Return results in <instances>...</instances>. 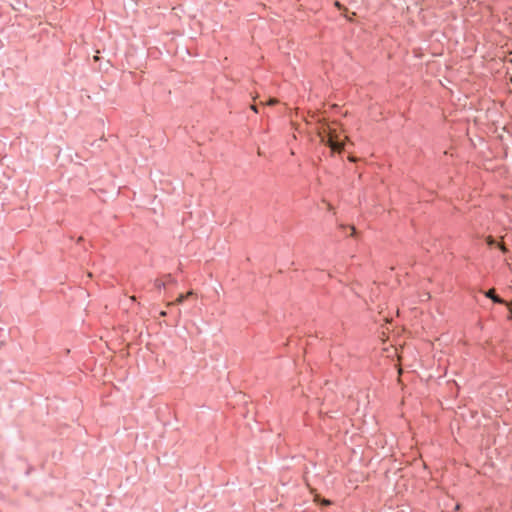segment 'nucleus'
Instances as JSON below:
<instances>
[{
  "mask_svg": "<svg viewBox=\"0 0 512 512\" xmlns=\"http://www.w3.org/2000/svg\"><path fill=\"white\" fill-rule=\"evenodd\" d=\"M328 138L325 139L324 145L328 146L333 153H341L344 149L345 142L349 140L347 136L342 138V125H334L332 129H328Z\"/></svg>",
  "mask_w": 512,
  "mask_h": 512,
  "instance_id": "obj_1",
  "label": "nucleus"
},
{
  "mask_svg": "<svg viewBox=\"0 0 512 512\" xmlns=\"http://www.w3.org/2000/svg\"><path fill=\"white\" fill-rule=\"evenodd\" d=\"M334 125H338L337 122L326 123L323 121L322 126L318 129L317 134L320 138L321 143L324 144L325 139L328 138V129H332Z\"/></svg>",
  "mask_w": 512,
  "mask_h": 512,
  "instance_id": "obj_2",
  "label": "nucleus"
},
{
  "mask_svg": "<svg viewBox=\"0 0 512 512\" xmlns=\"http://www.w3.org/2000/svg\"><path fill=\"white\" fill-rule=\"evenodd\" d=\"M176 280L172 277V275L167 274L163 278L155 280V287L157 289L165 288L167 284H175Z\"/></svg>",
  "mask_w": 512,
  "mask_h": 512,
  "instance_id": "obj_3",
  "label": "nucleus"
},
{
  "mask_svg": "<svg viewBox=\"0 0 512 512\" xmlns=\"http://www.w3.org/2000/svg\"><path fill=\"white\" fill-rule=\"evenodd\" d=\"M485 296L490 298V299H492L496 303H500V304L506 303L503 299H501L500 297H498L495 294V290L494 289H490L487 292H485Z\"/></svg>",
  "mask_w": 512,
  "mask_h": 512,
  "instance_id": "obj_4",
  "label": "nucleus"
},
{
  "mask_svg": "<svg viewBox=\"0 0 512 512\" xmlns=\"http://www.w3.org/2000/svg\"><path fill=\"white\" fill-rule=\"evenodd\" d=\"M194 294V292L192 290L188 291L186 294H180L175 303L177 304H181L184 302V300H186L187 298H189L190 296H192Z\"/></svg>",
  "mask_w": 512,
  "mask_h": 512,
  "instance_id": "obj_5",
  "label": "nucleus"
},
{
  "mask_svg": "<svg viewBox=\"0 0 512 512\" xmlns=\"http://www.w3.org/2000/svg\"><path fill=\"white\" fill-rule=\"evenodd\" d=\"M486 242H487V244H488L489 246H493V245H495V244H496L495 240H494L491 236H488V237L486 238Z\"/></svg>",
  "mask_w": 512,
  "mask_h": 512,
  "instance_id": "obj_6",
  "label": "nucleus"
},
{
  "mask_svg": "<svg viewBox=\"0 0 512 512\" xmlns=\"http://www.w3.org/2000/svg\"><path fill=\"white\" fill-rule=\"evenodd\" d=\"M278 103V100L276 98H271L268 102H267V105H275Z\"/></svg>",
  "mask_w": 512,
  "mask_h": 512,
  "instance_id": "obj_7",
  "label": "nucleus"
},
{
  "mask_svg": "<svg viewBox=\"0 0 512 512\" xmlns=\"http://www.w3.org/2000/svg\"><path fill=\"white\" fill-rule=\"evenodd\" d=\"M498 247L503 251V252H506L507 251V248L505 247L504 244L500 243L498 244Z\"/></svg>",
  "mask_w": 512,
  "mask_h": 512,
  "instance_id": "obj_8",
  "label": "nucleus"
},
{
  "mask_svg": "<svg viewBox=\"0 0 512 512\" xmlns=\"http://www.w3.org/2000/svg\"><path fill=\"white\" fill-rule=\"evenodd\" d=\"M322 504H324V505H330V504H331V502H330L329 500L324 499V500L322 501Z\"/></svg>",
  "mask_w": 512,
  "mask_h": 512,
  "instance_id": "obj_9",
  "label": "nucleus"
},
{
  "mask_svg": "<svg viewBox=\"0 0 512 512\" xmlns=\"http://www.w3.org/2000/svg\"><path fill=\"white\" fill-rule=\"evenodd\" d=\"M251 109L255 112H258V109H257V106L256 105H251Z\"/></svg>",
  "mask_w": 512,
  "mask_h": 512,
  "instance_id": "obj_10",
  "label": "nucleus"
},
{
  "mask_svg": "<svg viewBox=\"0 0 512 512\" xmlns=\"http://www.w3.org/2000/svg\"><path fill=\"white\" fill-rule=\"evenodd\" d=\"M335 6L338 7L339 9L342 8L341 4L338 1L335 2Z\"/></svg>",
  "mask_w": 512,
  "mask_h": 512,
  "instance_id": "obj_11",
  "label": "nucleus"
},
{
  "mask_svg": "<svg viewBox=\"0 0 512 512\" xmlns=\"http://www.w3.org/2000/svg\"><path fill=\"white\" fill-rule=\"evenodd\" d=\"M166 315H167V313L165 311L160 312V316L165 317Z\"/></svg>",
  "mask_w": 512,
  "mask_h": 512,
  "instance_id": "obj_12",
  "label": "nucleus"
},
{
  "mask_svg": "<svg viewBox=\"0 0 512 512\" xmlns=\"http://www.w3.org/2000/svg\"><path fill=\"white\" fill-rule=\"evenodd\" d=\"M174 303H175V302H168V303L166 304V306H167V307H170V306H172Z\"/></svg>",
  "mask_w": 512,
  "mask_h": 512,
  "instance_id": "obj_13",
  "label": "nucleus"
},
{
  "mask_svg": "<svg viewBox=\"0 0 512 512\" xmlns=\"http://www.w3.org/2000/svg\"><path fill=\"white\" fill-rule=\"evenodd\" d=\"M349 160L352 161V162L356 161V159L354 157H349Z\"/></svg>",
  "mask_w": 512,
  "mask_h": 512,
  "instance_id": "obj_14",
  "label": "nucleus"
},
{
  "mask_svg": "<svg viewBox=\"0 0 512 512\" xmlns=\"http://www.w3.org/2000/svg\"><path fill=\"white\" fill-rule=\"evenodd\" d=\"M459 509H460V505L458 504L455 506V510L458 511Z\"/></svg>",
  "mask_w": 512,
  "mask_h": 512,
  "instance_id": "obj_15",
  "label": "nucleus"
}]
</instances>
